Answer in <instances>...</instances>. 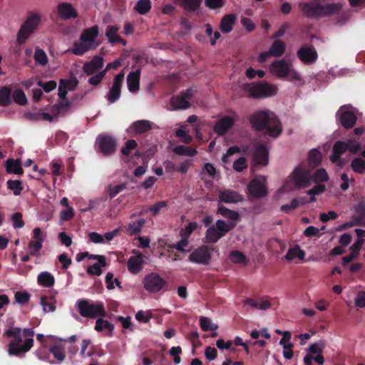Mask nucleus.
<instances>
[{
    "label": "nucleus",
    "mask_w": 365,
    "mask_h": 365,
    "mask_svg": "<svg viewBox=\"0 0 365 365\" xmlns=\"http://www.w3.org/2000/svg\"><path fill=\"white\" fill-rule=\"evenodd\" d=\"M4 336L13 338L8 344V354L10 356L24 357L34 346V330L27 328L21 330L20 327H12L6 329Z\"/></svg>",
    "instance_id": "f257e3e1"
},
{
    "label": "nucleus",
    "mask_w": 365,
    "mask_h": 365,
    "mask_svg": "<svg viewBox=\"0 0 365 365\" xmlns=\"http://www.w3.org/2000/svg\"><path fill=\"white\" fill-rule=\"evenodd\" d=\"M252 128L257 131L266 130L265 134L277 138L282 132V125L277 116L270 110H258L249 119Z\"/></svg>",
    "instance_id": "f03ea898"
},
{
    "label": "nucleus",
    "mask_w": 365,
    "mask_h": 365,
    "mask_svg": "<svg viewBox=\"0 0 365 365\" xmlns=\"http://www.w3.org/2000/svg\"><path fill=\"white\" fill-rule=\"evenodd\" d=\"M316 1L299 4L304 16L319 19L340 14L342 11L343 5L340 2L322 4Z\"/></svg>",
    "instance_id": "7ed1b4c3"
},
{
    "label": "nucleus",
    "mask_w": 365,
    "mask_h": 365,
    "mask_svg": "<svg viewBox=\"0 0 365 365\" xmlns=\"http://www.w3.org/2000/svg\"><path fill=\"white\" fill-rule=\"evenodd\" d=\"M292 178L297 188L307 187L311 185L312 180L315 182H324L329 180L328 174L325 169L319 168L313 175L310 171L302 166L297 167L292 174Z\"/></svg>",
    "instance_id": "20e7f679"
},
{
    "label": "nucleus",
    "mask_w": 365,
    "mask_h": 365,
    "mask_svg": "<svg viewBox=\"0 0 365 365\" xmlns=\"http://www.w3.org/2000/svg\"><path fill=\"white\" fill-rule=\"evenodd\" d=\"M98 34L97 25L84 29L80 36V41L73 42L71 53L76 56H82L88 51L96 49L98 46V43H96Z\"/></svg>",
    "instance_id": "39448f33"
},
{
    "label": "nucleus",
    "mask_w": 365,
    "mask_h": 365,
    "mask_svg": "<svg viewBox=\"0 0 365 365\" xmlns=\"http://www.w3.org/2000/svg\"><path fill=\"white\" fill-rule=\"evenodd\" d=\"M242 89L245 96L253 99L269 98L277 93L276 86L264 81L244 83Z\"/></svg>",
    "instance_id": "423d86ee"
},
{
    "label": "nucleus",
    "mask_w": 365,
    "mask_h": 365,
    "mask_svg": "<svg viewBox=\"0 0 365 365\" xmlns=\"http://www.w3.org/2000/svg\"><path fill=\"white\" fill-rule=\"evenodd\" d=\"M76 306L80 315L83 317L96 319L106 315L103 303L101 302H93L89 299H81L77 301Z\"/></svg>",
    "instance_id": "0eeeda50"
},
{
    "label": "nucleus",
    "mask_w": 365,
    "mask_h": 365,
    "mask_svg": "<svg viewBox=\"0 0 365 365\" xmlns=\"http://www.w3.org/2000/svg\"><path fill=\"white\" fill-rule=\"evenodd\" d=\"M41 23V16L37 13H31L21 26L17 35L16 43L24 44L29 36L34 32Z\"/></svg>",
    "instance_id": "6e6552de"
},
{
    "label": "nucleus",
    "mask_w": 365,
    "mask_h": 365,
    "mask_svg": "<svg viewBox=\"0 0 365 365\" xmlns=\"http://www.w3.org/2000/svg\"><path fill=\"white\" fill-rule=\"evenodd\" d=\"M46 238V235L43 234L41 228L36 227L33 230V236L31 240L29 242V255H26L21 257V261L26 262L29 260V255L38 257L40 256V250L43 247V242Z\"/></svg>",
    "instance_id": "1a4fd4ad"
},
{
    "label": "nucleus",
    "mask_w": 365,
    "mask_h": 365,
    "mask_svg": "<svg viewBox=\"0 0 365 365\" xmlns=\"http://www.w3.org/2000/svg\"><path fill=\"white\" fill-rule=\"evenodd\" d=\"M216 250V247L202 245L191 252L188 260L193 263L208 265L212 259L211 252Z\"/></svg>",
    "instance_id": "9d476101"
},
{
    "label": "nucleus",
    "mask_w": 365,
    "mask_h": 365,
    "mask_svg": "<svg viewBox=\"0 0 365 365\" xmlns=\"http://www.w3.org/2000/svg\"><path fill=\"white\" fill-rule=\"evenodd\" d=\"M336 118L346 130L352 128L357 120L356 113L350 109L349 105H344L339 108L336 113Z\"/></svg>",
    "instance_id": "9b49d317"
},
{
    "label": "nucleus",
    "mask_w": 365,
    "mask_h": 365,
    "mask_svg": "<svg viewBox=\"0 0 365 365\" xmlns=\"http://www.w3.org/2000/svg\"><path fill=\"white\" fill-rule=\"evenodd\" d=\"M168 285V282L156 272L145 275L143 279L144 288L151 293H158Z\"/></svg>",
    "instance_id": "f8f14e48"
},
{
    "label": "nucleus",
    "mask_w": 365,
    "mask_h": 365,
    "mask_svg": "<svg viewBox=\"0 0 365 365\" xmlns=\"http://www.w3.org/2000/svg\"><path fill=\"white\" fill-rule=\"evenodd\" d=\"M98 148L103 156H108L114 153L116 150V140L109 135H99L96 138Z\"/></svg>",
    "instance_id": "ddd939ff"
},
{
    "label": "nucleus",
    "mask_w": 365,
    "mask_h": 365,
    "mask_svg": "<svg viewBox=\"0 0 365 365\" xmlns=\"http://www.w3.org/2000/svg\"><path fill=\"white\" fill-rule=\"evenodd\" d=\"M297 56L304 65H312L318 59V53L313 45L303 44L297 51Z\"/></svg>",
    "instance_id": "4468645a"
},
{
    "label": "nucleus",
    "mask_w": 365,
    "mask_h": 365,
    "mask_svg": "<svg viewBox=\"0 0 365 365\" xmlns=\"http://www.w3.org/2000/svg\"><path fill=\"white\" fill-rule=\"evenodd\" d=\"M123 80L124 73L123 71L115 76L112 87L106 96L109 103H113L120 98Z\"/></svg>",
    "instance_id": "2eb2a0df"
},
{
    "label": "nucleus",
    "mask_w": 365,
    "mask_h": 365,
    "mask_svg": "<svg viewBox=\"0 0 365 365\" xmlns=\"http://www.w3.org/2000/svg\"><path fill=\"white\" fill-rule=\"evenodd\" d=\"M192 96V90L188 88L185 91L182 92L180 95L173 96L171 104L174 109H187L190 107V101Z\"/></svg>",
    "instance_id": "dca6fc26"
},
{
    "label": "nucleus",
    "mask_w": 365,
    "mask_h": 365,
    "mask_svg": "<svg viewBox=\"0 0 365 365\" xmlns=\"http://www.w3.org/2000/svg\"><path fill=\"white\" fill-rule=\"evenodd\" d=\"M235 119L226 115L216 122L213 127V131L220 136H224L235 124Z\"/></svg>",
    "instance_id": "f3484780"
},
{
    "label": "nucleus",
    "mask_w": 365,
    "mask_h": 365,
    "mask_svg": "<svg viewBox=\"0 0 365 365\" xmlns=\"http://www.w3.org/2000/svg\"><path fill=\"white\" fill-rule=\"evenodd\" d=\"M292 64L284 59L277 60L271 64V72L275 74L278 78H284L288 76L289 71Z\"/></svg>",
    "instance_id": "a211bd4d"
},
{
    "label": "nucleus",
    "mask_w": 365,
    "mask_h": 365,
    "mask_svg": "<svg viewBox=\"0 0 365 365\" xmlns=\"http://www.w3.org/2000/svg\"><path fill=\"white\" fill-rule=\"evenodd\" d=\"M247 190L250 194L255 198L263 197L267 194L266 185L257 179L252 180L249 182Z\"/></svg>",
    "instance_id": "6ab92c4d"
},
{
    "label": "nucleus",
    "mask_w": 365,
    "mask_h": 365,
    "mask_svg": "<svg viewBox=\"0 0 365 365\" xmlns=\"http://www.w3.org/2000/svg\"><path fill=\"white\" fill-rule=\"evenodd\" d=\"M57 12L58 16L63 20L78 17V12L75 8L70 3L67 2L59 3L57 6Z\"/></svg>",
    "instance_id": "aec40b11"
},
{
    "label": "nucleus",
    "mask_w": 365,
    "mask_h": 365,
    "mask_svg": "<svg viewBox=\"0 0 365 365\" xmlns=\"http://www.w3.org/2000/svg\"><path fill=\"white\" fill-rule=\"evenodd\" d=\"M253 160L257 165L262 166L268 165L269 151L266 145H259L255 149Z\"/></svg>",
    "instance_id": "412c9836"
},
{
    "label": "nucleus",
    "mask_w": 365,
    "mask_h": 365,
    "mask_svg": "<svg viewBox=\"0 0 365 365\" xmlns=\"http://www.w3.org/2000/svg\"><path fill=\"white\" fill-rule=\"evenodd\" d=\"M219 202L236 203L243 200L242 196L237 192L229 189H223L219 192Z\"/></svg>",
    "instance_id": "4be33fe9"
},
{
    "label": "nucleus",
    "mask_w": 365,
    "mask_h": 365,
    "mask_svg": "<svg viewBox=\"0 0 365 365\" xmlns=\"http://www.w3.org/2000/svg\"><path fill=\"white\" fill-rule=\"evenodd\" d=\"M103 58L100 56H94L91 61L86 62L83 66V71L87 75H92L103 68Z\"/></svg>",
    "instance_id": "5701e85b"
},
{
    "label": "nucleus",
    "mask_w": 365,
    "mask_h": 365,
    "mask_svg": "<svg viewBox=\"0 0 365 365\" xmlns=\"http://www.w3.org/2000/svg\"><path fill=\"white\" fill-rule=\"evenodd\" d=\"M143 257L144 256L140 253L137 255L130 257L128 259L127 267L131 274H135L141 271L144 263Z\"/></svg>",
    "instance_id": "b1692460"
},
{
    "label": "nucleus",
    "mask_w": 365,
    "mask_h": 365,
    "mask_svg": "<svg viewBox=\"0 0 365 365\" xmlns=\"http://www.w3.org/2000/svg\"><path fill=\"white\" fill-rule=\"evenodd\" d=\"M140 70L129 73L127 76V85L130 92L135 93L139 90L140 87Z\"/></svg>",
    "instance_id": "393cba45"
},
{
    "label": "nucleus",
    "mask_w": 365,
    "mask_h": 365,
    "mask_svg": "<svg viewBox=\"0 0 365 365\" xmlns=\"http://www.w3.org/2000/svg\"><path fill=\"white\" fill-rule=\"evenodd\" d=\"M237 16L235 14H229L225 15L220 21V29L224 34L230 33L235 24Z\"/></svg>",
    "instance_id": "a878e982"
},
{
    "label": "nucleus",
    "mask_w": 365,
    "mask_h": 365,
    "mask_svg": "<svg viewBox=\"0 0 365 365\" xmlns=\"http://www.w3.org/2000/svg\"><path fill=\"white\" fill-rule=\"evenodd\" d=\"M355 214L353 215L356 219V226H365V202L361 201L354 206Z\"/></svg>",
    "instance_id": "bb28decb"
},
{
    "label": "nucleus",
    "mask_w": 365,
    "mask_h": 365,
    "mask_svg": "<svg viewBox=\"0 0 365 365\" xmlns=\"http://www.w3.org/2000/svg\"><path fill=\"white\" fill-rule=\"evenodd\" d=\"M146 222L145 219L138 218L131 221L126 227V231L130 235L139 234Z\"/></svg>",
    "instance_id": "cd10ccee"
},
{
    "label": "nucleus",
    "mask_w": 365,
    "mask_h": 365,
    "mask_svg": "<svg viewBox=\"0 0 365 365\" xmlns=\"http://www.w3.org/2000/svg\"><path fill=\"white\" fill-rule=\"evenodd\" d=\"M130 128L135 133L142 134L152 129V123L146 120H136L132 123Z\"/></svg>",
    "instance_id": "c85d7f7f"
},
{
    "label": "nucleus",
    "mask_w": 365,
    "mask_h": 365,
    "mask_svg": "<svg viewBox=\"0 0 365 365\" xmlns=\"http://www.w3.org/2000/svg\"><path fill=\"white\" fill-rule=\"evenodd\" d=\"M37 282L43 287H51L55 283V278L50 272L45 271L38 275Z\"/></svg>",
    "instance_id": "c756f323"
},
{
    "label": "nucleus",
    "mask_w": 365,
    "mask_h": 365,
    "mask_svg": "<svg viewBox=\"0 0 365 365\" xmlns=\"http://www.w3.org/2000/svg\"><path fill=\"white\" fill-rule=\"evenodd\" d=\"M286 45L282 40L277 39L271 45L269 51L274 57L282 56L285 51Z\"/></svg>",
    "instance_id": "7c9ffc66"
},
{
    "label": "nucleus",
    "mask_w": 365,
    "mask_h": 365,
    "mask_svg": "<svg viewBox=\"0 0 365 365\" xmlns=\"http://www.w3.org/2000/svg\"><path fill=\"white\" fill-rule=\"evenodd\" d=\"M6 169L8 173L16 175H21L24 172L20 161L13 158H9L6 160Z\"/></svg>",
    "instance_id": "2f4dec72"
},
{
    "label": "nucleus",
    "mask_w": 365,
    "mask_h": 365,
    "mask_svg": "<svg viewBox=\"0 0 365 365\" xmlns=\"http://www.w3.org/2000/svg\"><path fill=\"white\" fill-rule=\"evenodd\" d=\"M224 236V233H220L217 230L214 225L208 227L205 232V242L208 243H215Z\"/></svg>",
    "instance_id": "473e14b6"
},
{
    "label": "nucleus",
    "mask_w": 365,
    "mask_h": 365,
    "mask_svg": "<svg viewBox=\"0 0 365 365\" xmlns=\"http://www.w3.org/2000/svg\"><path fill=\"white\" fill-rule=\"evenodd\" d=\"M305 257V252L301 250L299 245H296L294 247H291L288 250L287 254L284 256V258L291 261L294 258L297 257L299 260H303Z\"/></svg>",
    "instance_id": "72a5a7b5"
},
{
    "label": "nucleus",
    "mask_w": 365,
    "mask_h": 365,
    "mask_svg": "<svg viewBox=\"0 0 365 365\" xmlns=\"http://www.w3.org/2000/svg\"><path fill=\"white\" fill-rule=\"evenodd\" d=\"M40 304L43 307L44 312L56 310V302L52 296L42 295L40 298Z\"/></svg>",
    "instance_id": "f704fd0d"
},
{
    "label": "nucleus",
    "mask_w": 365,
    "mask_h": 365,
    "mask_svg": "<svg viewBox=\"0 0 365 365\" xmlns=\"http://www.w3.org/2000/svg\"><path fill=\"white\" fill-rule=\"evenodd\" d=\"M11 102V88L10 86L1 87L0 88V106H8Z\"/></svg>",
    "instance_id": "c9c22d12"
},
{
    "label": "nucleus",
    "mask_w": 365,
    "mask_h": 365,
    "mask_svg": "<svg viewBox=\"0 0 365 365\" xmlns=\"http://www.w3.org/2000/svg\"><path fill=\"white\" fill-rule=\"evenodd\" d=\"M49 353L52 354L54 358L59 362H62L66 359L65 349L59 344H56L49 347Z\"/></svg>",
    "instance_id": "e433bc0d"
},
{
    "label": "nucleus",
    "mask_w": 365,
    "mask_h": 365,
    "mask_svg": "<svg viewBox=\"0 0 365 365\" xmlns=\"http://www.w3.org/2000/svg\"><path fill=\"white\" fill-rule=\"evenodd\" d=\"M185 10L188 11H195L200 5L202 0H175Z\"/></svg>",
    "instance_id": "4c0bfd02"
},
{
    "label": "nucleus",
    "mask_w": 365,
    "mask_h": 365,
    "mask_svg": "<svg viewBox=\"0 0 365 365\" xmlns=\"http://www.w3.org/2000/svg\"><path fill=\"white\" fill-rule=\"evenodd\" d=\"M217 213L232 220H237L240 217L237 211L230 210L222 205H218Z\"/></svg>",
    "instance_id": "58836bf2"
},
{
    "label": "nucleus",
    "mask_w": 365,
    "mask_h": 365,
    "mask_svg": "<svg viewBox=\"0 0 365 365\" xmlns=\"http://www.w3.org/2000/svg\"><path fill=\"white\" fill-rule=\"evenodd\" d=\"M352 170L358 174L365 173V160L359 157L354 158L351 162Z\"/></svg>",
    "instance_id": "ea45409f"
},
{
    "label": "nucleus",
    "mask_w": 365,
    "mask_h": 365,
    "mask_svg": "<svg viewBox=\"0 0 365 365\" xmlns=\"http://www.w3.org/2000/svg\"><path fill=\"white\" fill-rule=\"evenodd\" d=\"M135 10L140 15L148 14L151 9L150 0H139L135 5Z\"/></svg>",
    "instance_id": "a19ab883"
},
{
    "label": "nucleus",
    "mask_w": 365,
    "mask_h": 365,
    "mask_svg": "<svg viewBox=\"0 0 365 365\" xmlns=\"http://www.w3.org/2000/svg\"><path fill=\"white\" fill-rule=\"evenodd\" d=\"M173 152L179 155L193 157L197 151L195 148H191L185 145H178L173 148Z\"/></svg>",
    "instance_id": "79ce46f5"
},
{
    "label": "nucleus",
    "mask_w": 365,
    "mask_h": 365,
    "mask_svg": "<svg viewBox=\"0 0 365 365\" xmlns=\"http://www.w3.org/2000/svg\"><path fill=\"white\" fill-rule=\"evenodd\" d=\"M199 321L200 327L204 331H215L218 329V325L212 323L208 317H200Z\"/></svg>",
    "instance_id": "37998d69"
},
{
    "label": "nucleus",
    "mask_w": 365,
    "mask_h": 365,
    "mask_svg": "<svg viewBox=\"0 0 365 365\" xmlns=\"http://www.w3.org/2000/svg\"><path fill=\"white\" fill-rule=\"evenodd\" d=\"M235 223L232 222L227 224L225 222V221L222 220H218L216 221L215 227L218 232H220V233H224L225 235V233L232 230L235 227Z\"/></svg>",
    "instance_id": "c03bdc74"
},
{
    "label": "nucleus",
    "mask_w": 365,
    "mask_h": 365,
    "mask_svg": "<svg viewBox=\"0 0 365 365\" xmlns=\"http://www.w3.org/2000/svg\"><path fill=\"white\" fill-rule=\"evenodd\" d=\"M322 160L321 153L317 149H312L309 151L308 155L309 163L312 167L317 166Z\"/></svg>",
    "instance_id": "a18cd8bd"
},
{
    "label": "nucleus",
    "mask_w": 365,
    "mask_h": 365,
    "mask_svg": "<svg viewBox=\"0 0 365 365\" xmlns=\"http://www.w3.org/2000/svg\"><path fill=\"white\" fill-rule=\"evenodd\" d=\"M112 65H113V63H108L107 65L106 69L99 72L98 74L91 77L88 80L89 83L93 86L98 85L101 82V81L103 80L104 76H106L107 71L112 67Z\"/></svg>",
    "instance_id": "49530a36"
},
{
    "label": "nucleus",
    "mask_w": 365,
    "mask_h": 365,
    "mask_svg": "<svg viewBox=\"0 0 365 365\" xmlns=\"http://www.w3.org/2000/svg\"><path fill=\"white\" fill-rule=\"evenodd\" d=\"M34 58L36 63L41 66H45L48 63L47 56L43 49L36 48Z\"/></svg>",
    "instance_id": "de8ad7c7"
},
{
    "label": "nucleus",
    "mask_w": 365,
    "mask_h": 365,
    "mask_svg": "<svg viewBox=\"0 0 365 365\" xmlns=\"http://www.w3.org/2000/svg\"><path fill=\"white\" fill-rule=\"evenodd\" d=\"M125 189V184H120L117 185H109L107 187V192L109 195L110 200L114 198L118 193Z\"/></svg>",
    "instance_id": "09e8293b"
},
{
    "label": "nucleus",
    "mask_w": 365,
    "mask_h": 365,
    "mask_svg": "<svg viewBox=\"0 0 365 365\" xmlns=\"http://www.w3.org/2000/svg\"><path fill=\"white\" fill-rule=\"evenodd\" d=\"M7 187L9 190H13L14 194L15 195H20L21 191L24 189L21 182L18 180H9L7 181Z\"/></svg>",
    "instance_id": "8fccbe9b"
},
{
    "label": "nucleus",
    "mask_w": 365,
    "mask_h": 365,
    "mask_svg": "<svg viewBox=\"0 0 365 365\" xmlns=\"http://www.w3.org/2000/svg\"><path fill=\"white\" fill-rule=\"evenodd\" d=\"M14 101L21 106H24L27 103V98L24 92L21 89H17L14 91L12 95Z\"/></svg>",
    "instance_id": "3c124183"
},
{
    "label": "nucleus",
    "mask_w": 365,
    "mask_h": 365,
    "mask_svg": "<svg viewBox=\"0 0 365 365\" xmlns=\"http://www.w3.org/2000/svg\"><path fill=\"white\" fill-rule=\"evenodd\" d=\"M70 86V82L66 79H61L59 81L58 87V96L61 99L66 98L68 93V88Z\"/></svg>",
    "instance_id": "603ef678"
},
{
    "label": "nucleus",
    "mask_w": 365,
    "mask_h": 365,
    "mask_svg": "<svg viewBox=\"0 0 365 365\" xmlns=\"http://www.w3.org/2000/svg\"><path fill=\"white\" fill-rule=\"evenodd\" d=\"M240 148L238 146H232L229 148L225 154L222 158V161L225 165H229L231 163L230 156L235 153H240Z\"/></svg>",
    "instance_id": "864d4df0"
},
{
    "label": "nucleus",
    "mask_w": 365,
    "mask_h": 365,
    "mask_svg": "<svg viewBox=\"0 0 365 365\" xmlns=\"http://www.w3.org/2000/svg\"><path fill=\"white\" fill-rule=\"evenodd\" d=\"M137 145V142L135 140L130 139L128 140L125 145L121 148L120 153L124 156H128L131 150L135 149Z\"/></svg>",
    "instance_id": "5fc2aeb1"
},
{
    "label": "nucleus",
    "mask_w": 365,
    "mask_h": 365,
    "mask_svg": "<svg viewBox=\"0 0 365 365\" xmlns=\"http://www.w3.org/2000/svg\"><path fill=\"white\" fill-rule=\"evenodd\" d=\"M229 259L234 263L242 264L245 262L246 257L242 252L235 250L230 253Z\"/></svg>",
    "instance_id": "6e6d98bb"
},
{
    "label": "nucleus",
    "mask_w": 365,
    "mask_h": 365,
    "mask_svg": "<svg viewBox=\"0 0 365 365\" xmlns=\"http://www.w3.org/2000/svg\"><path fill=\"white\" fill-rule=\"evenodd\" d=\"M168 207L167 201H158L155 202L154 205H151L148 210L152 213L153 216L158 215L160 210L163 208H165Z\"/></svg>",
    "instance_id": "4d7b16f0"
},
{
    "label": "nucleus",
    "mask_w": 365,
    "mask_h": 365,
    "mask_svg": "<svg viewBox=\"0 0 365 365\" xmlns=\"http://www.w3.org/2000/svg\"><path fill=\"white\" fill-rule=\"evenodd\" d=\"M325 348V343L323 341L312 344L309 347V351L310 354H322L324 349Z\"/></svg>",
    "instance_id": "13d9d810"
},
{
    "label": "nucleus",
    "mask_w": 365,
    "mask_h": 365,
    "mask_svg": "<svg viewBox=\"0 0 365 365\" xmlns=\"http://www.w3.org/2000/svg\"><path fill=\"white\" fill-rule=\"evenodd\" d=\"M11 220L13 222V227L15 229H20L24 226V222L22 220V214L21 212H15L11 215Z\"/></svg>",
    "instance_id": "bf43d9fd"
},
{
    "label": "nucleus",
    "mask_w": 365,
    "mask_h": 365,
    "mask_svg": "<svg viewBox=\"0 0 365 365\" xmlns=\"http://www.w3.org/2000/svg\"><path fill=\"white\" fill-rule=\"evenodd\" d=\"M37 86L41 87L43 91L46 93H49L53 91L56 86L57 83L55 81H49L47 82H43L42 81H38Z\"/></svg>",
    "instance_id": "052dcab7"
},
{
    "label": "nucleus",
    "mask_w": 365,
    "mask_h": 365,
    "mask_svg": "<svg viewBox=\"0 0 365 365\" xmlns=\"http://www.w3.org/2000/svg\"><path fill=\"white\" fill-rule=\"evenodd\" d=\"M346 143L347 144V150L352 154L358 153L361 149L360 143L356 140L350 139Z\"/></svg>",
    "instance_id": "680f3d73"
},
{
    "label": "nucleus",
    "mask_w": 365,
    "mask_h": 365,
    "mask_svg": "<svg viewBox=\"0 0 365 365\" xmlns=\"http://www.w3.org/2000/svg\"><path fill=\"white\" fill-rule=\"evenodd\" d=\"M247 168V164L245 157H240L233 163V169L237 172H242Z\"/></svg>",
    "instance_id": "e2e57ef3"
},
{
    "label": "nucleus",
    "mask_w": 365,
    "mask_h": 365,
    "mask_svg": "<svg viewBox=\"0 0 365 365\" xmlns=\"http://www.w3.org/2000/svg\"><path fill=\"white\" fill-rule=\"evenodd\" d=\"M31 295L27 292H16L15 293L16 302L21 304H26L30 299Z\"/></svg>",
    "instance_id": "0e129e2a"
},
{
    "label": "nucleus",
    "mask_w": 365,
    "mask_h": 365,
    "mask_svg": "<svg viewBox=\"0 0 365 365\" xmlns=\"http://www.w3.org/2000/svg\"><path fill=\"white\" fill-rule=\"evenodd\" d=\"M291 339V333L289 331H284L283 337L279 341V344L282 346L283 349H292L293 344L288 342Z\"/></svg>",
    "instance_id": "69168bd1"
},
{
    "label": "nucleus",
    "mask_w": 365,
    "mask_h": 365,
    "mask_svg": "<svg viewBox=\"0 0 365 365\" xmlns=\"http://www.w3.org/2000/svg\"><path fill=\"white\" fill-rule=\"evenodd\" d=\"M347 150V144L345 142L338 140L336 141L333 146L332 151L333 153L342 155Z\"/></svg>",
    "instance_id": "338daca9"
},
{
    "label": "nucleus",
    "mask_w": 365,
    "mask_h": 365,
    "mask_svg": "<svg viewBox=\"0 0 365 365\" xmlns=\"http://www.w3.org/2000/svg\"><path fill=\"white\" fill-rule=\"evenodd\" d=\"M354 304L358 307H365V292L360 291L357 293L354 300Z\"/></svg>",
    "instance_id": "774afa93"
}]
</instances>
